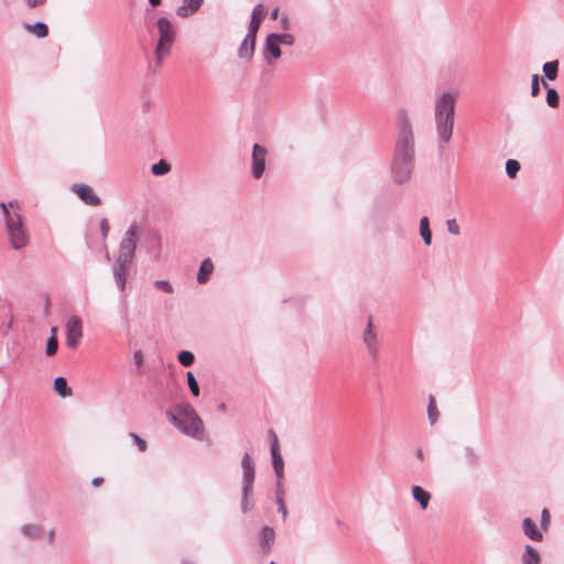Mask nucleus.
Returning a JSON list of instances; mask_svg holds the SVG:
<instances>
[{
    "mask_svg": "<svg viewBox=\"0 0 564 564\" xmlns=\"http://www.w3.org/2000/svg\"><path fill=\"white\" fill-rule=\"evenodd\" d=\"M413 135L408 123L402 124L392 164V174L398 183L406 182L413 171Z\"/></svg>",
    "mask_w": 564,
    "mask_h": 564,
    "instance_id": "obj_1",
    "label": "nucleus"
},
{
    "mask_svg": "<svg viewBox=\"0 0 564 564\" xmlns=\"http://www.w3.org/2000/svg\"><path fill=\"white\" fill-rule=\"evenodd\" d=\"M456 99V94L447 91L441 94L435 100L436 132L443 144H447L453 135Z\"/></svg>",
    "mask_w": 564,
    "mask_h": 564,
    "instance_id": "obj_2",
    "label": "nucleus"
},
{
    "mask_svg": "<svg viewBox=\"0 0 564 564\" xmlns=\"http://www.w3.org/2000/svg\"><path fill=\"white\" fill-rule=\"evenodd\" d=\"M9 240L14 249H21L29 242V236L21 216V205L18 200L1 203Z\"/></svg>",
    "mask_w": 564,
    "mask_h": 564,
    "instance_id": "obj_3",
    "label": "nucleus"
},
{
    "mask_svg": "<svg viewBox=\"0 0 564 564\" xmlns=\"http://www.w3.org/2000/svg\"><path fill=\"white\" fill-rule=\"evenodd\" d=\"M169 416L174 425L177 426L184 434L197 438L204 440L205 427L202 419L189 405H184L171 411Z\"/></svg>",
    "mask_w": 564,
    "mask_h": 564,
    "instance_id": "obj_4",
    "label": "nucleus"
},
{
    "mask_svg": "<svg viewBox=\"0 0 564 564\" xmlns=\"http://www.w3.org/2000/svg\"><path fill=\"white\" fill-rule=\"evenodd\" d=\"M137 246V227L131 226L120 243L119 254L115 267V276L122 290L126 284L127 269L131 263Z\"/></svg>",
    "mask_w": 564,
    "mask_h": 564,
    "instance_id": "obj_5",
    "label": "nucleus"
},
{
    "mask_svg": "<svg viewBox=\"0 0 564 564\" xmlns=\"http://www.w3.org/2000/svg\"><path fill=\"white\" fill-rule=\"evenodd\" d=\"M159 40L155 47V58L159 66L163 64L164 58L170 54L175 40V28L166 18H160L156 22Z\"/></svg>",
    "mask_w": 564,
    "mask_h": 564,
    "instance_id": "obj_6",
    "label": "nucleus"
},
{
    "mask_svg": "<svg viewBox=\"0 0 564 564\" xmlns=\"http://www.w3.org/2000/svg\"><path fill=\"white\" fill-rule=\"evenodd\" d=\"M67 337L66 344L70 348H76L79 344V340L83 337V324L79 317L72 316L66 325Z\"/></svg>",
    "mask_w": 564,
    "mask_h": 564,
    "instance_id": "obj_7",
    "label": "nucleus"
},
{
    "mask_svg": "<svg viewBox=\"0 0 564 564\" xmlns=\"http://www.w3.org/2000/svg\"><path fill=\"white\" fill-rule=\"evenodd\" d=\"M243 469V488L242 496H248L251 492L252 482L254 480V463L249 454H245L241 460Z\"/></svg>",
    "mask_w": 564,
    "mask_h": 564,
    "instance_id": "obj_8",
    "label": "nucleus"
},
{
    "mask_svg": "<svg viewBox=\"0 0 564 564\" xmlns=\"http://www.w3.org/2000/svg\"><path fill=\"white\" fill-rule=\"evenodd\" d=\"M267 150L260 144L253 145L252 151V175L254 178H260L265 169Z\"/></svg>",
    "mask_w": 564,
    "mask_h": 564,
    "instance_id": "obj_9",
    "label": "nucleus"
},
{
    "mask_svg": "<svg viewBox=\"0 0 564 564\" xmlns=\"http://www.w3.org/2000/svg\"><path fill=\"white\" fill-rule=\"evenodd\" d=\"M364 343L366 344L368 351L372 358H377L378 355V341L377 334L373 330L372 319L368 318L367 328L364 332Z\"/></svg>",
    "mask_w": 564,
    "mask_h": 564,
    "instance_id": "obj_10",
    "label": "nucleus"
},
{
    "mask_svg": "<svg viewBox=\"0 0 564 564\" xmlns=\"http://www.w3.org/2000/svg\"><path fill=\"white\" fill-rule=\"evenodd\" d=\"M74 192L87 205L99 206L101 204L100 198L96 195L94 189L88 185H85V184L76 185L74 187Z\"/></svg>",
    "mask_w": 564,
    "mask_h": 564,
    "instance_id": "obj_11",
    "label": "nucleus"
},
{
    "mask_svg": "<svg viewBox=\"0 0 564 564\" xmlns=\"http://www.w3.org/2000/svg\"><path fill=\"white\" fill-rule=\"evenodd\" d=\"M270 435L272 436L271 455L273 467L276 473V476L281 478L283 476V459L279 453L278 437L273 431H270Z\"/></svg>",
    "mask_w": 564,
    "mask_h": 564,
    "instance_id": "obj_12",
    "label": "nucleus"
},
{
    "mask_svg": "<svg viewBox=\"0 0 564 564\" xmlns=\"http://www.w3.org/2000/svg\"><path fill=\"white\" fill-rule=\"evenodd\" d=\"M275 39V33H271L265 40L264 56L269 63H271L269 55H271L273 59H278L282 54L280 43Z\"/></svg>",
    "mask_w": 564,
    "mask_h": 564,
    "instance_id": "obj_13",
    "label": "nucleus"
},
{
    "mask_svg": "<svg viewBox=\"0 0 564 564\" xmlns=\"http://www.w3.org/2000/svg\"><path fill=\"white\" fill-rule=\"evenodd\" d=\"M275 540V532L270 527H264L261 530V541H260V547L264 554H268L274 543Z\"/></svg>",
    "mask_w": 564,
    "mask_h": 564,
    "instance_id": "obj_14",
    "label": "nucleus"
},
{
    "mask_svg": "<svg viewBox=\"0 0 564 564\" xmlns=\"http://www.w3.org/2000/svg\"><path fill=\"white\" fill-rule=\"evenodd\" d=\"M202 2L203 0H183V6L177 9V14L186 18L195 13L199 9Z\"/></svg>",
    "mask_w": 564,
    "mask_h": 564,
    "instance_id": "obj_15",
    "label": "nucleus"
},
{
    "mask_svg": "<svg viewBox=\"0 0 564 564\" xmlns=\"http://www.w3.org/2000/svg\"><path fill=\"white\" fill-rule=\"evenodd\" d=\"M412 495L413 498L420 503V507L423 510H426L430 505L431 494L424 490L421 486H413Z\"/></svg>",
    "mask_w": 564,
    "mask_h": 564,
    "instance_id": "obj_16",
    "label": "nucleus"
},
{
    "mask_svg": "<svg viewBox=\"0 0 564 564\" xmlns=\"http://www.w3.org/2000/svg\"><path fill=\"white\" fill-rule=\"evenodd\" d=\"M523 531L531 540L541 541L543 539L542 533L536 529L535 523L530 518L523 520Z\"/></svg>",
    "mask_w": 564,
    "mask_h": 564,
    "instance_id": "obj_17",
    "label": "nucleus"
},
{
    "mask_svg": "<svg viewBox=\"0 0 564 564\" xmlns=\"http://www.w3.org/2000/svg\"><path fill=\"white\" fill-rule=\"evenodd\" d=\"M213 270H214L213 262L209 259L204 260L199 268L197 281L202 284L206 283L207 280L209 279V275L213 272Z\"/></svg>",
    "mask_w": 564,
    "mask_h": 564,
    "instance_id": "obj_18",
    "label": "nucleus"
},
{
    "mask_svg": "<svg viewBox=\"0 0 564 564\" xmlns=\"http://www.w3.org/2000/svg\"><path fill=\"white\" fill-rule=\"evenodd\" d=\"M522 563L523 564H540L541 557H540L539 552L531 545H527L525 551L522 554Z\"/></svg>",
    "mask_w": 564,
    "mask_h": 564,
    "instance_id": "obj_19",
    "label": "nucleus"
},
{
    "mask_svg": "<svg viewBox=\"0 0 564 564\" xmlns=\"http://www.w3.org/2000/svg\"><path fill=\"white\" fill-rule=\"evenodd\" d=\"M256 41H251L247 35L239 48V56L241 58H251L254 52Z\"/></svg>",
    "mask_w": 564,
    "mask_h": 564,
    "instance_id": "obj_20",
    "label": "nucleus"
},
{
    "mask_svg": "<svg viewBox=\"0 0 564 564\" xmlns=\"http://www.w3.org/2000/svg\"><path fill=\"white\" fill-rule=\"evenodd\" d=\"M54 389L63 398L72 395V389L67 386V381L63 377H57L54 380Z\"/></svg>",
    "mask_w": 564,
    "mask_h": 564,
    "instance_id": "obj_21",
    "label": "nucleus"
},
{
    "mask_svg": "<svg viewBox=\"0 0 564 564\" xmlns=\"http://www.w3.org/2000/svg\"><path fill=\"white\" fill-rule=\"evenodd\" d=\"M25 29L34 34L37 37H46L48 34V28L46 24L42 22H36L34 24H26Z\"/></svg>",
    "mask_w": 564,
    "mask_h": 564,
    "instance_id": "obj_22",
    "label": "nucleus"
},
{
    "mask_svg": "<svg viewBox=\"0 0 564 564\" xmlns=\"http://www.w3.org/2000/svg\"><path fill=\"white\" fill-rule=\"evenodd\" d=\"M558 61L547 62L543 65V73L549 80H554L557 77Z\"/></svg>",
    "mask_w": 564,
    "mask_h": 564,
    "instance_id": "obj_23",
    "label": "nucleus"
},
{
    "mask_svg": "<svg viewBox=\"0 0 564 564\" xmlns=\"http://www.w3.org/2000/svg\"><path fill=\"white\" fill-rule=\"evenodd\" d=\"M420 235L422 236L425 245L430 246L432 242V232L430 230L429 218L423 217L420 220Z\"/></svg>",
    "mask_w": 564,
    "mask_h": 564,
    "instance_id": "obj_24",
    "label": "nucleus"
},
{
    "mask_svg": "<svg viewBox=\"0 0 564 564\" xmlns=\"http://www.w3.org/2000/svg\"><path fill=\"white\" fill-rule=\"evenodd\" d=\"M170 171H171V165L164 160H160L158 163H155L151 166V172L156 176L165 175Z\"/></svg>",
    "mask_w": 564,
    "mask_h": 564,
    "instance_id": "obj_25",
    "label": "nucleus"
},
{
    "mask_svg": "<svg viewBox=\"0 0 564 564\" xmlns=\"http://www.w3.org/2000/svg\"><path fill=\"white\" fill-rule=\"evenodd\" d=\"M546 102L552 108H557L560 104V97L554 88H547Z\"/></svg>",
    "mask_w": 564,
    "mask_h": 564,
    "instance_id": "obj_26",
    "label": "nucleus"
},
{
    "mask_svg": "<svg viewBox=\"0 0 564 564\" xmlns=\"http://www.w3.org/2000/svg\"><path fill=\"white\" fill-rule=\"evenodd\" d=\"M427 412H429V417H430L431 423L432 424L435 423L438 417V411L436 408L435 398L433 395L430 397Z\"/></svg>",
    "mask_w": 564,
    "mask_h": 564,
    "instance_id": "obj_27",
    "label": "nucleus"
},
{
    "mask_svg": "<svg viewBox=\"0 0 564 564\" xmlns=\"http://www.w3.org/2000/svg\"><path fill=\"white\" fill-rule=\"evenodd\" d=\"M178 361L185 366V367H188L191 365H193L194 360H195V357L193 355V352L188 351V350H182L180 354H178V357H177Z\"/></svg>",
    "mask_w": 564,
    "mask_h": 564,
    "instance_id": "obj_28",
    "label": "nucleus"
},
{
    "mask_svg": "<svg viewBox=\"0 0 564 564\" xmlns=\"http://www.w3.org/2000/svg\"><path fill=\"white\" fill-rule=\"evenodd\" d=\"M520 170V163L516 160H508L506 163V172L507 174L513 178Z\"/></svg>",
    "mask_w": 564,
    "mask_h": 564,
    "instance_id": "obj_29",
    "label": "nucleus"
},
{
    "mask_svg": "<svg viewBox=\"0 0 564 564\" xmlns=\"http://www.w3.org/2000/svg\"><path fill=\"white\" fill-rule=\"evenodd\" d=\"M22 531L25 535L36 539L40 536L41 529L35 524H26L22 528Z\"/></svg>",
    "mask_w": 564,
    "mask_h": 564,
    "instance_id": "obj_30",
    "label": "nucleus"
},
{
    "mask_svg": "<svg viewBox=\"0 0 564 564\" xmlns=\"http://www.w3.org/2000/svg\"><path fill=\"white\" fill-rule=\"evenodd\" d=\"M57 348H58L57 337L51 336L47 339V344H46V355L50 357L54 356L57 351Z\"/></svg>",
    "mask_w": 564,
    "mask_h": 564,
    "instance_id": "obj_31",
    "label": "nucleus"
},
{
    "mask_svg": "<svg viewBox=\"0 0 564 564\" xmlns=\"http://www.w3.org/2000/svg\"><path fill=\"white\" fill-rule=\"evenodd\" d=\"M260 25H261L260 21L251 19L250 24H249V31L247 34L251 41H256L257 33H258Z\"/></svg>",
    "mask_w": 564,
    "mask_h": 564,
    "instance_id": "obj_32",
    "label": "nucleus"
},
{
    "mask_svg": "<svg viewBox=\"0 0 564 564\" xmlns=\"http://www.w3.org/2000/svg\"><path fill=\"white\" fill-rule=\"evenodd\" d=\"M187 382H188V387H189L192 393L195 397H198L199 395V387H198V383H197L194 375L191 371L187 372Z\"/></svg>",
    "mask_w": 564,
    "mask_h": 564,
    "instance_id": "obj_33",
    "label": "nucleus"
},
{
    "mask_svg": "<svg viewBox=\"0 0 564 564\" xmlns=\"http://www.w3.org/2000/svg\"><path fill=\"white\" fill-rule=\"evenodd\" d=\"M265 14V10L262 3L257 4L253 8L251 19L262 22Z\"/></svg>",
    "mask_w": 564,
    "mask_h": 564,
    "instance_id": "obj_34",
    "label": "nucleus"
},
{
    "mask_svg": "<svg viewBox=\"0 0 564 564\" xmlns=\"http://www.w3.org/2000/svg\"><path fill=\"white\" fill-rule=\"evenodd\" d=\"M275 40L280 43V44H285V45H293L294 44V36L290 33H283V34H275Z\"/></svg>",
    "mask_w": 564,
    "mask_h": 564,
    "instance_id": "obj_35",
    "label": "nucleus"
},
{
    "mask_svg": "<svg viewBox=\"0 0 564 564\" xmlns=\"http://www.w3.org/2000/svg\"><path fill=\"white\" fill-rule=\"evenodd\" d=\"M130 437L133 440L134 444L138 446L140 452H145L148 448L147 441L140 437L135 433H130Z\"/></svg>",
    "mask_w": 564,
    "mask_h": 564,
    "instance_id": "obj_36",
    "label": "nucleus"
},
{
    "mask_svg": "<svg viewBox=\"0 0 564 564\" xmlns=\"http://www.w3.org/2000/svg\"><path fill=\"white\" fill-rule=\"evenodd\" d=\"M540 94V77L538 74L532 76L531 95L536 97Z\"/></svg>",
    "mask_w": 564,
    "mask_h": 564,
    "instance_id": "obj_37",
    "label": "nucleus"
},
{
    "mask_svg": "<svg viewBox=\"0 0 564 564\" xmlns=\"http://www.w3.org/2000/svg\"><path fill=\"white\" fill-rule=\"evenodd\" d=\"M446 226L449 234L455 236H458L460 234L459 226L455 219L447 220Z\"/></svg>",
    "mask_w": 564,
    "mask_h": 564,
    "instance_id": "obj_38",
    "label": "nucleus"
},
{
    "mask_svg": "<svg viewBox=\"0 0 564 564\" xmlns=\"http://www.w3.org/2000/svg\"><path fill=\"white\" fill-rule=\"evenodd\" d=\"M551 516L547 509L542 510L541 527L543 530H547L550 524Z\"/></svg>",
    "mask_w": 564,
    "mask_h": 564,
    "instance_id": "obj_39",
    "label": "nucleus"
},
{
    "mask_svg": "<svg viewBox=\"0 0 564 564\" xmlns=\"http://www.w3.org/2000/svg\"><path fill=\"white\" fill-rule=\"evenodd\" d=\"M155 284L166 293L173 292V288L167 281L159 280L155 282Z\"/></svg>",
    "mask_w": 564,
    "mask_h": 564,
    "instance_id": "obj_40",
    "label": "nucleus"
},
{
    "mask_svg": "<svg viewBox=\"0 0 564 564\" xmlns=\"http://www.w3.org/2000/svg\"><path fill=\"white\" fill-rule=\"evenodd\" d=\"M100 230H101L102 237L106 239L108 236V232L110 230L108 220L106 218L101 219V221H100Z\"/></svg>",
    "mask_w": 564,
    "mask_h": 564,
    "instance_id": "obj_41",
    "label": "nucleus"
},
{
    "mask_svg": "<svg viewBox=\"0 0 564 564\" xmlns=\"http://www.w3.org/2000/svg\"><path fill=\"white\" fill-rule=\"evenodd\" d=\"M29 8H36L43 6L46 0H25Z\"/></svg>",
    "mask_w": 564,
    "mask_h": 564,
    "instance_id": "obj_42",
    "label": "nucleus"
},
{
    "mask_svg": "<svg viewBox=\"0 0 564 564\" xmlns=\"http://www.w3.org/2000/svg\"><path fill=\"white\" fill-rule=\"evenodd\" d=\"M51 311V300L48 296H45L44 299V315L48 316Z\"/></svg>",
    "mask_w": 564,
    "mask_h": 564,
    "instance_id": "obj_43",
    "label": "nucleus"
},
{
    "mask_svg": "<svg viewBox=\"0 0 564 564\" xmlns=\"http://www.w3.org/2000/svg\"><path fill=\"white\" fill-rule=\"evenodd\" d=\"M250 502L248 501V496H243L242 498V510L246 512L250 509Z\"/></svg>",
    "mask_w": 564,
    "mask_h": 564,
    "instance_id": "obj_44",
    "label": "nucleus"
},
{
    "mask_svg": "<svg viewBox=\"0 0 564 564\" xmlns=\"http://www.w3.org/2000/svg\"><path fill=\"white\" fill-rule=\"evenodd\" d=\"M281 24H282V28L284 30H289L290 29V21H289V19L286 17L282 18Z\"/></svg>",
    "mask_w": 564,
    "mask_h": 564,
    "instance_id": "obj_45",
    "label": "nucleus"
},
{
    "mask_svg": "<svg viewBox=\"0 0 564 564\" xmlns=\"http://www.w3.org/2000/svg\"><path fill=\"white\" fill-rule=\"evenodd\" d=\"M279 505H280V511L282 512L283 518H285V517H286V514H288V513H286L285 505H284V502H283L282 500H279Z\"/></svg>",
    "mask_w": 564,
    "mask_h": 564,
    "instance_id": "obj_46",
    "label": "nucleus"
},
{
    "mask_svg": "<svg viewBox=\"0 0 564 564\" xmlns=\"http://www.w3.org/2000/svg\"><path fill=\"white\" fill-rule=\"evenodd\" d=\"M102 482H104V478H101V477H96V478L93 479V485L95 487L100 486Z\"/></svg>",
    "mask_w": 564,
    "mask_h": 564,
    "instance_id": "obj_47",
    "label": "nucleus"
},
{
    "mask_svg": "<svg viewBox=\"0 0 564 564\" xmlns=\"http://www.w3.org/2000/svg\"><path fill=\"white\" fill-rule=\"evenodd\" d=\"M415 455L420 460H424V452L422 448L416 449Z\"/></svg>",
    "mask_w": 564,
    "mask_h": 564,
    "instance_id": "obj_48",
    "label": "nucleus"
},
{
    "mask_svg": "<svg viewBox=\"0 0 564 564\" xmlns=\"http://www.w3.org/2000/svg\"><path fill=\"white\" fill-rule=\"evenodd\" d=\"M278 17H279V8H275V9L272 11V13H271V18H272L273 20H276V19H278Z\"/></svg>",
    "mask_w": 564,
    "mask_h": 564,
    "instance_id": "obj_49",
    "label": "nucleus"
},
{
    "mask_svg": "<svg viewBox=\"0 0 564 564\" xmlns=\"http://www.w3.org/2000/svg\"><path fill=\"white\" fill-rule=\"evenodd\" d=\"M149 2L155 7V6H159L161 3V0H149Z\"/></svg>",
    "mask_w": 564,
    "mask_h": 564,
    "instance_id": "obj_50",
    "label": "nucleus"
},
{
    "mask_svg": "<svg viewBox=\"0 0 564 564\" xmlns=\"http://www.w3.org/2000/svg\"><path fill=\"white\" fill-rule=\"evenodd\" d=\"M51 336L57 337V328L56 327H52Z\"/></svg>",
    "mask_w": 564,
    "mask_h": 564,
    "instance_id": "obj_51",
    "label": "nucleus"
},
{
    "mask_svg": "<svg viewBox=\"0 0 564 564\" xmlns=\"http://www.w3.org/2000/svg\"><path fill=\"white\" fill-rule=\"evenodd\" d=\"M135 358H137L138 364H140V362H141V360H142V359H141V355L135 354Z\"/></svg>",
    "mask_w": 564,
    "mask_h": 564,
    "instance_id": "obj_52",
    "label": "nucleus"
},
{
    "mask_svg": "<svg viewBox=\"0 0 564 564\" xmlns=\"http://www.w3.org/2000/svg\"><path fill=\"white\" fill-rule=\"evenodd\" d=\"M53 540V532L50 533V542Z\"/></svg>",
    "mask_w": 564,
    "mask_h": 564,
    "instance_id": "obj_53",
    "label": "nucleus"
},
{
    "mask_svg": "<svg viewBox=\"0 0 564 564\" xmlns=\"http://www.w3.org/2000/svg\"><path fill=\"white\" fill-rule=\"evenodd\" d=\"M270 564H275L274 562H271Z\"/></svg>",
    "mask_w": 564,
    "mask_h": 564,
    "instance_id": "obj_54",
    "label": "nucleus"
}]
</instances>
